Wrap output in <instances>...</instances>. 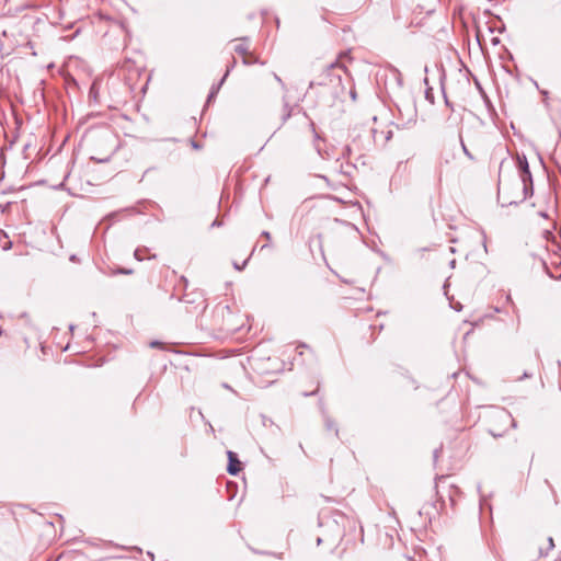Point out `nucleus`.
<instances>
[{"mask_svg": "<svg viewBox=\"0 0 561 561\" xmlns=\"http://www.w3.org/2000/svg\"><path fill=\"white\" fill-rule=\"evenodd\" d=\"M343 72H345V67L340 61L331 62L327 66L323 72L324 78L319 82V84L340 85Z\"/></svg>", "mask_w": 561, "mask_h": 561, "instance_id": "1", "label": "nucleus"}, {"mask_svg": "<svg viewBox=\"0 0 561 561\" xmlns=\"http://www.w3.org/2000/svg\"><path fill=\"white\" fill-rule=\"evenodd\" d=\"M493 419L503 424H510L512 427H515V421L512 415L504 409L496 410L493 414Z\"/></svg>", "mask_w": 561, "mask_h": 561, "instance_id": "2", "label": "nucleus"}, {"mask_svg": "<svg viewBox=\"0 0 561 561\" xmlns=\"http://www.w3.org/2000/svg\"><path fill=\"white\" fill-rule=\"evenodd\" d=\"M227 455H228V459H229L227 470L230 474L236 476L241 470L240 461L233 451L229 450L227 453Z\"/></svg>", "mask_w": 561, "mask_h": 561, "instance_id": "3", "label": "nucleus"}, {"mask_svg": "<svg viewBox=\"0 0 561 561\" xmlns=\"http://www.w3.org/2000/svg\"><path fill=\"white\" fill-rule=\"evenodd\" d=\"M233 50L243 57V62L250 65L253 60L250 59L249 46L244 42L237 43Z\"/></svg>", "mask_w": 561, "mask_h": 561, "instance_id": "4", "label": "nucleus"}, {"mask_svg": "<svg viewBox=\"0 0 561 561\" xmlns=\"http://www.w3.org/2000/svg\"><path fill=\"white\" fill-rule=\"evenodd\" d=\"M519 176H520V180H522V182L524 184L525 196L531 195L533 194L531 173L530 172H528V174L527 173H520Z\"/></svg>", "mask_w": 561, "mask_h": 561, "instance_id": "5", "label": "nucleus"}, {"mask_svg": "<svg viewBox=\"0 0 561 561\" xmlns=\"http://www.w3.org/2000/svg\"><path fill=\"white\" fill-rule=\"evenodd\" d=\"M518 168H519V174L520 173H527L528 174V172H530L529 164H528V161H527L526 157H523V158L518 157Z\"/></svg>", "mask_w": 561, "mask_h": 561, "instance_id": "6", "label": "nucleus"}, {"mask_svg": "<svg viewBox=\"0 0 561 561\" xmlns=\"http://www.w3.org/2000/svg\"><path fill=\"white\" fill-rule=\"evenodd\" d=\"M291 115V108L287 102L284 104V114H283V121H286Z\"/></svg>", "mask_w": 561, "mask_h": 561, "instance_id": "7", "label": "nucleus"}, {"mask_svg": "<svg viewBox=\"0 0 561 561\" xmlns=\"http://www.w3.org/2000/svg\"><path fill=\"white\" fill-rule=\"evenodd\" d=\"M461 142V148H462V151L463 153L470 159V160H474V157L472 156V153L468 150V148L466 147L465 142L462 141V139L460 140Z\"/></svg>", "mask_w": 561, "mask_h": 561, "instance_id": "8", "label": "nucleus"}, {"mask_svg": "<svg viewBox=\"0 0 561 561\" xmlns=\"http://www.w3.org/2000/svg\"><path fill=\"white\" fill-rule=\"evenodd\" d=\"M325 425L329 430H334L335 431V434L337 435V428H335V425L333 423V421H331L330 419H327L325 420Z\"/></svg>", "mask_w": 561, "mask_h": 561, "instance_id": "9", "label": "nucleus"}, {"mask_svg": "<svg viewBox=\"0 0 561 561\" xmlns=\"http://www.w3.org/2000/svg\"><path fill=\"white\" fill-rule=\"evenodd\" d=\"M248 261H249V257H248V259H247V260H245L241 265H240V264H238L237 262H234V263H233V267H234L236 270H238V271H242V270L245 267V265H247Z\"/></svg>", "mask_w": 561, "mask_h": 561, "instance_id": "10", "label": "nucleus"}, {"mask_svg": "<svg viewBox=\"0 0 561 561\" xmlns=\"http://www.w3.org/2000/svg\"><path fill=\"white\" fill-rule=\"evenodd\" d=\"M141 251H142V250H140V249H136V250H135V253H134L135 257H136L138 261H142V260H144V257L141 256Z\"/></svg>", "mask_w": 561, "mask_h": 561, "instance_id": "11", "label": "nucleus"}, {"mask_svg": "<svg viewBox=\"0 0 561 561\" xmlns=\"http://www.w3.org/2000/svg\"><path fill=\"white\" fill-rule=\"evenodd\" d=\"M219 90V85L217 88H213L209 95H208V100H210L211 98H214V95L218 92Z\"/></svg>", "mask_w": 561, "mask_h": 561, "instance_id": "12", "label": "nucleus"}, {"mask_svg": "<svg viewBox=\"0 0 561 561\" xmlns=\"http://www.w3.org/2000/svg\"><path fill=\"white\" fill-rule=\"evenodd\" d=\"M160 345H161V343H160L159 341H152V342L150 343V346H151V347H159Z\"/></svg>", "mask_w": 561, "mask_h": 561, "instance_id": "13", "label": "nucleus"}, {"mask_svg": "<svg viewBox=\"0 0 561 561\" xmlns=\"http://www.w3.org/2000/svg\"><path fill=\"white\" fill-rule=\"evenodd\" d=\"M549 542V549H552L554 547L553 539L551 537L548 538Z\"/></svg>", "mask_w": 561, "mask_h": 561, "instance_id": "14", "label": "nucleus"}, {"mask_svg": "<svg viewBox=\"0 0 561 561\" xmlns=\"http://www.w3.org/2000/svg\"><path fill=\"white\" fill-rule=\"evenodd\" d=\"M262 234H263L266 239H270V238H271V234H270V232H267V231H264Z\"/></svg>", "mask_w": 561, "mask_h": 561, "instance_id": "15", "label": "nucleus"}, {"mask_svg": "<svg viewBox=\"0 0 561 561\" xmlns=\"http://www.w3.org/2000/svg\"><path fill=\"white\" fill-rule=\"evenodd\" d=\"M274 77H275L276 81H278L279 83H283L282 79L277 75H275Z\"/></svg>", "mask_w": 561, "mask_h": 561, "instance_id": "16", "label": "nucleus"}, {"mask_svg": "<svg viewBox=\"0 0 561 561\" xmlns=\"http://www.w3.org/2000/svg\"><path fill=\"white\" fill-rule=\"evenodd\" d=\"M228 73H229V70H227V72L225 73V76H224V78H222V80H221V81H224V80L226 79V77H228ZM221 83H222V82H220V84H221Z\"/></svg>", "mask_w": 561, "mask_h": 561, "instance_id": "17", "label": "nucleus"}, {"mask_svg": "<svg viewBox=\"0 0 561 561\" xmlns=\"http://www.w3.org/2000/svg\"><path fill=\"white\" fill-rule=\"evenodd\" d=\"M131 271H127V270H122L121 273H124V274H129Z\"/></svg>", "mask_w": 561, "mask_h": 561, "instance_id": "18", "label": "nucleus"}, {"mask_svg": "<svg viewBox=\"0 0 561 561\" xmlns=\"http://www.w3.org/2000/svg\"><path fill=\"white\" fill-rule=\"evenodd\" d=\"M193 147H194V148H196V149H198V146H197V144H195V142H193Z\"/></svg>", "mask_w": 561, "mask_h": 561, "instance_id": "19", "label": "nucleus"}, {"mask_svg": "<svg viewBox=\"0 0 561 561\" xmlns=\"http://www.w3.org/2000/svg\"><path fill=\"white\" fill-rule=\"evenodd\" d=\"M492 435L493 436H496L497 434L494 432V431H491Z\"/></svg>", "mask_w": 561, "mask_h": 561, "instance_id": "20", "label": "nucleus"}]
</instances>
